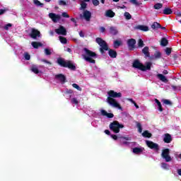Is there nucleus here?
I'll return each mask as SVG.
<instances>
[{"label":"nucleus","mask_w":181,"mask_h":181,"mask_svg":"<svg viewBox=\"0 0 181 181\" xmlns=\"http://www.w3.org/2000/svg\"><path fill=\"white\" fill-rule=\"evenodd\" d=\"M59 5H60L61 6H66L67 5V4L64 1L60 0L59 1Z\"/></svg>","instance_id":"obj_46"},{"label":"nucleus","mask_w":181,"mask_h":181,"mask_svg":"<svg viewBox=\"0 0 181 181\" xmlns=\"http://www.w3.org/2000/svg\"><path fill=\"white\" fill-rule=\"evenodd\" d=\"M72 86L74 87V88H76V90H78V91H81V88L76 83H74L72 85Z\"/></svg>","instance_id":"obj_42"},{"label":"nucleus","mask_w":181,"mask_h":181,"mask_svg":"<svg viewBox=\"0 0 181 181\" xmlns=\"http://www.w3.org/2000/svg\"><path fill=\"white\" fill-rule=\"evenodd\" d=\"M161 54L159 52H157L154 54V58L160 59Z\"/></svg>","instance_id":"obj_45"},{"label":"nucleus","mask_w":181,"mask_h":181,"mask_svg":"<svg viewBox=\"0 0 181 181\" xmlns=\"http://www.w3.org/2000/svg\"><path fill=\"white\" fill-rule=\"evenodd\" d=\"M161 168H162V169H165V170H169V169L170 168V165H169L166 163H161Z\"/></svg>","instance_id":"obj_29"},{"label":"nucleus","mask_w":181,"mask_h":181,"mask_svg":"<svg viewBox=\"0 0 181 181\" xmlns=\"http://www.w3.org/2000/svg\"><path fill=\"white\" fill-rule=\"evenodd\" d=\"M172 9L166 8L163 10L164 15H170L172 13Z\"/></svg>","instance_id":"obj_34"},{"label":"nucleus","mask_w":181,"mask_h":181,"mask_svg":"<svg viewBox=\"0 0 181 181\" xmlns=\"http://www.w3.org/2000/svg\"><path fill=\"white\" fill-rule=\"evenodd\" d=\"M124 16H125L126 19H128V20L131 19V18H132L131 14L128 12L124 13Z\"/></svg>","instance_id":"obj_47"},{"label":"nucleus","mask_w":181,"mask_h":181,"mask_svg":"<svg viewBox=\"0 0 181 181\" xmlns=\"http://www.w3.org/2000/svg\"><path fill=\"white\" fill-rule=\"evenodd\" d=\"M40 32H39L37 30L33 29L30 36L31 37H33V39H36V37L40 36Z\"/></svg>","instance_id":"obj_17"},{"label":"nucleus","mask_w":181,"mask_h":181,"mask_svg":"<svg viewBox=\"0 0 181 181\" xmlns=\"http://www.w3.org/2000/svg\"><path fill=\"white\" fill-rule=\"evenodd\" d=\"M163 141L165 144H170L172 142V136L169 134L164 135Z\"/></svg>","instance_id":"obj_15"},{"label":"nucleus","mask_w":181,"mask_h":181,"mask_svg":"<svg viewBox=\"0 0 181 181\" xmlns=\"http://www.w3.org/2000/svg\"><path fill=\"white\" fill-rule=\"evenodd\" d=\"M110 33L115 36V35H118V29L117 27H110Z\"/></svg>","instance_id":"obj_22"},{"label":"nucleus","mask_w":181,"mask_h":181,"mask_svg":"<svg viewBox=\"0 0 181 181\" xmlns=\"http://www.w3.org/2000/svg\"><path fill=\"white\" fill-rule=\"evenodd\" d=\"M138 45H139V47H144V41L142 40L139 39Z\"/></svg>","instance_id":"obj_50"},{"label":"nucleus","mask_w":181,"mask_h":181,"mask_svg":"<svg viewBox=\"0 0 181 181\" xmlns=\"http://www.w3.org/2000/svg\"><path fill=\"white\" fill-rule=\"evenodd\" d=\"M135 43H136V41L132 38L127 41L129 47H134Z\"/></svg>","instance_id":"obj_23"},{"label":"nucleus","mask_w":181,"mask_h":181,"mask_svg":"<svg viewBox=\"0 0 181 181\" xmlns=\"http://www.w3.org/2000/svg\"><path fill=\"white\" fill-rule=\"evenodd\" d=\"M71 22H74V23H76V19H74V18H71Z\"/></svg>","instance_id":"obj_64"},{"label":"nucleus","mask_w":181,"mask_h":181,"mask_svg":"<svg viewBox=\"0 0 181 181\" xmlns=\"http://www.w3.org/2000/svg\"><path fill=\"white\" fill-rule=\"evenodd\" d=\"M9 28H12V24L8 23L4 26L5 30H9Z\"/></svg>","instance_id":"obj_49"},{"label":"nucleus","mask_w":181,"mask_h":181,"mask_svg":"<svg viewBox=\"0 0 181 181\" xmlns=\"http://www.w3.org/2000/svg\"><path fill=\"white\" fill-rule=\"evenodd\" d=\"M108 97L107 98H121L122 94L121 93H117L112 90L107 92Z\"/></svg>","instance_id":"obj_9"},{"label":"nucleus","mask_w":181,"mask_h":181,"mask_svg":"<svg viewBox=\"0 0 181 181\" xmlns=\"http://www.w3.org/2000/svg\"><path fill=\"white\" fill-rule=\"evenodd\" d=\"M100 114H101L103 117H107V118H114V114H112V113H108V112H107V111H105V110H100Z\"/></svg>","instance_id":"obj_14"},{"label":"nucleus","mask_w":181,"mask_h":181,"mask_svg":"<svg viewBox=\"0 0 181 181\" xmlns=\"http://www.w3.org/2000/svg\"><path fill=\"white\" fill-rule=\"evenodd\" d=\"M41 62H43V63H47V64H52V63L46 59H41Z\"/></svg>","instance_id":"obj_54"},{"label":"nucleus","mask_w":181,"mask_h":181,"mask_svg":"<svg viewBox=\"0 0 181 181\" xmlns=\"http://www.w3.org/2000/svg\"><path fill=\"white\" fill-rule=\"evenodd\" d=\"M105 16L107 18H114V16H115V13H114L112 10H107L105 12Z\"/></svg>","instance_id":"obj_20"},{"label":"nucleus","mask_w":181,"mask_h":181,"mask_svg":"<svg viewBox=\"0 0 181 181\" xmlns=\"http://www.w3.org/2000/svg\"><path fill=\"white\" fill-rule=\"evenodd\" d=\"M142 52H143L144 54H145V56H146L147 57H149V47H145L142 49Z\"/></svg>","instance_id":"obj_28"},{"label":"nucleus","mask_w":181,"mask_h":181,"mask_svg":"<svg viewBox=\"0 0 181 181\" xmlns=\"http://www.w3.org/2000/svg\"><path fill=\"white\" fill-rule=\"evenodd\" d=\"M100 30L102 33H104L105 32V28L104 27H100Z\"/></svg>","instance_id":"obj_55"},{"label":"nucleus","mask_w":181,"mask_h":181,"mask_svg":"<svg viewBox=\"0 0 181 181\" xmlns=\"http://www.w3.org/2000/svg\"><path fill=\"white\" fill-rule=\"evenodd\" d=\"M119 9H125L127 8V6H125L124 5L122 6H118L117 7Z\"/></svg>","instance_id":"obj_57"},{"label":"nucleus","mask_w":181,"mask_h":181,"mask_svg":"<svg viewBox=\"0 0 181 181\" xmlns=\"http://www.w3.org/2000/svg\"><path fill=\"white\" fill-rule=\"evenodd\" d=\"M128 101H130V103H132V104H135V101L132 99H128Z\"/></svg>","instance_id":"obj_60"},{"label":"nucleus","mask_w":181,"mask_h":181,"mask_svg":"<svg viewBox=\"0 0 181 181\" xmlns=\"http://www.w3.org/2000/svg\"><path fill=\"white\" fill-rule=\"evenodd\" d=\"M135 29H137L139 30H142L143 32H148V30H149V27L146 25H139L136 26Z\"/></svg>","instance_id":"obj_16"},{"label":"nucleus","mask_w":181,"mask_h":181,"mask_svg":"<svg viewBox=\"0 0 181 181\" xmlns=\"http://www.w3.org/2000/svg\"><path fill=\"white\" fill-rule=\"evenodd\" d=\"M49 18H50V19H52V22H54V23H57L59 22V21H60L62 17L59 14H56L54 13H49Z\"/></svg>","instance_id":"obj_10"},{"label":"nucleus","mask_w":181,"mask_h":181,"mask_svg":"<svg viewBox=\"0 0 181 181\" xmlns=\"http://www.w3.org/2000/svg\"><path fill=\"white\" fill-rule=\"evenodd\" d=\"M35 5L37 6H43V4L40 3L39 0H33Z\"/></svg>","instance_id":"obj_39"},{"label":"nucleus","mask_w":181,"mask_h":181,"mask_svg":"<svg viewBox=\"0 0 181 181\" xmlns=\"http://www.w3.org/2000/svg\"><path fill=\"white\" fill-rule=\"evenodd\" d=\"M134 69H138L139 70H141V71H146V70H151V66H152V62H146L145 65H144L139 60L136 59L133 62Z\"/></svg>","instance_id":"obj_2"},{"label":"nucleus","mask_w":181,"mask_h":181,"mask_svg":"<svg viewBox=\"0 0 181 181\" xmlns=\"http://www.w3.org/2000/svg\"><path fill=\"white\" fill-rule=\"evenodd\" d=\"M163 6V4L160 3H157L154 5V9H161Z\"/></svg>","instance_id":"obj_37"},{"label":"nucleus","mask_w":181,"mask_h":181,"mask_svg":"<svg viewBox=\"0 0 181 181\" xmlns=\"http://www.w3.org/2000/svg\"><path fill=\"white\" fill-rule=\"evenodd\" d=\"M96 42L99 46H100V50L102 54L104 53V50H108V45H107V42L100 37L96 38Z\"/></svg>","instance_id":"obj_6"},{"label":"nucleus","mask_w":181,"mask_h":181,"mask_svg":"<svg viewBox=\"0 0 181 181\" xmlns=\"http://www.w3.org/2000/svg\"><path fill=\"white\" fill-rule=\"evenodd\" d=\"M162 103H163V104H165V105H172V102H170V100L168 99H163Z\"/></svg>","instance_id":"obj_36"},{"label":"nucleus","mask_w":181,"mask_h":181,"mask_svg":"<svg viewBox=\"0 0 181 181\" xmlns=\"http://www.w3.org/2000/svg\"><path fill=\"white\" fill-rule=\"evenodd\" d=\"M124 128V125L119 124L117 121H115L110 124V129L113 131L115 134H118L119 132V129Z\"/></svg>","instance_id":"obj_4"},{"label":"nucleus","mask_w":181,"mask_h":181,"mask_svg":"<svg viewBox=\"0 0 181 181\" xmlns=\"http://www.w3.org/2000/svg\"><path fill=\"white\" fill-rule=\"evenodd\" d=\"M42 69H45V66L37 65H33L31 66V71H33V73H35V74H39L42 73Z\"/></svg>","instance_id":"obj_13"},{"label":"nucleus","mask_w":181,"mask_h":181,"mask_svg":"<svg viewBox=\"0 0 181 181\" xmlns=\"http://www.w3.org/2000/svg\"><path fill=\"white\" fill-rule=\"evenodd\" d=\"M161 157L165 160V162H172L170 151L168 148H165L162 151Z\"/></svg>","instance_id":"obj_7"},{"label":"nucleus","mask_w":181,"mask_h":181,"mask_svg":"<svg viewBox=\"0 0 181 181\" xmlns=\"http://www.w3.org/2000/svg\"><path fill=\"white\" fill-rule=\"evenodd\" d=\"M86 2V1H81V8H80L81 11H83V9H86V8H87V3Z\"/></svg>","instance_id":"obj_33"},{"label":"nucleus","mask_w":181,"mask_h":181,"mask_svg":"<svg viewBox=\"0 0 181 181\" xmlns=\"http://www.w3.org/2000/svg\"><path fill=\"white\" fill-rule=\"evenodd\" d=\"M59 41L61 42V43H62V45H66L67 43V39H66V37H62V36H59Z\"/></svg>","instance_id":"obj_35"},{"label":"nucleus","mask_w":181,"mask_h":181,"mask_svg":"<svg viewBox=\"0 0 181 181\" xmlns=\"http://www.w3.org/2000/svg\"><path fill=\"white\" fill-rule=\"evenodd\" d=\"M92 4L94 6H98L100 5V1L98 0H92Z\"/></svg>","instance_id":"obj_41"},{"label":"nucleus","mask_w":181,"mask_h":181,"mask_svg":"<svg viewBox=\"0 0 181 181\" xmlns=\"http://www.w3.org/2000/svg\"><path fill=\"white\" fill-rule=\"evenodd\" d=\"M110 136H111V138H112V139H114L115 141H117V139H118V137H117V135H115V134H111Z\"/></svg>","instance_id":"obj_53"},{"label":"nucleus","mask_w":181,"mask_h":181,"mask_svg":"<svg viewBox=\"0 0 181 181\" xmlns=\"http://www.w3.org/2000/svg\"><path fill=\"white\" fill-rule=\"evenodd\" d=\"M105 133L107 135H110V132H109V130H105Z\"/></svg>","instance_id":"obj_63"},{"label":"nucleus","mask_w":181,"mask_h":181,"mask_svg":"<svg viewBox=\"0 0 181 181\" xmlns=\"http://www.w3.org/2000/svg\"><path fill=\"white\" fill-rule=\"evenodd\" d=\"M165 53H166V54H168V56H169V54H170L172 53V49H170V48H166Z\"/></svg>","instance_id":"obj_51"},{"label":"nucleus","mask_w":181,"mask_h":181,"mask_svg":"<svg viewBox=\"0 0 181 181\" xmlns=\"http://www.w3.org/2000/svg\"><path fill=\"white\" fill-rule=\"evenodd\" d=\"M79 35L81 36V37H84V33H83V31H81L79 33Z\"/></svg>","instance_id":"obj_58"},{"label":"nucleus","mask_w":181,"mask_h":181,"mask_svg":"<svg viewBox=\"0 0 181 181\" xmlns=\"http://www.w3.org/2000/svg\"><path fill=\"white\" fill-rule=\"evenodd\" d=\"M160 45L161 46H168V40L166 38H162Z\"/></svg>","instance_id":"obj_38"},{"label":"nucleus","mask_w":181,"mask_h":181,"mask_svg":"<svg viewBox=\"0 0 181 181\" xmlns=\"http://www.w3.org/2000/svg\"><path fill=\"white\" fill-rule=\"evenodd\" d=\"M81 19H84L86 22H90L91 20V13L88 10L83 11V13L80 15Z\"/></svg>","instance_id":"obj_8"},{"label":"nucleus","mask_w":181,"mask_h":181,"mask_svg":"<svg viewBox=\"0 0 181 181\" xmlns=\"http://www.w3.org/2000/svg\"><path fill=\"white\" fill-rule=\"evenodd\" d=\"M71 104H75V105H77V104H78V100H77V98H73L72 99H71Z\"/></svg>","instance_id":"obj_40"},{"label":"nucleus","mask_w":181,"mask_h":181,"mask_svg":"<svg viewBox=\"0 0 181 181\" xmlns=\"http://www.w3.org/2000/svg\"><path fill=\"white\" fill-rule=\"evenodd\" d=\"M130 4H132V5H135L136 6H139L142 4V3H139L138 0H129Z\"/></svg>","instance_id":"obj_32"},{"label":"nucleus","mask_w":181,"mask_h":181,"mask_svg":"<svg viewBox=\"0 0 181 181\" xmlns=\"http://www.w3.org/2000/svg\"><path fill=\"white\" fill-rule=\"evenodd\" d=\"M151 28L152 29H159L160 28H162V25H160V24H159L158 23L155 22L151 25Z\"/></svg>","instance_id":"obj_31"},{"label":"nucleus","mask_w":181,"mask_h":181,"mask_svg":"<svg viewBox=\"0 0 181 181\" xmlns=\"http://www.w3.org/2000/svg\"><path fill=\"white\" fill-rule=\"evenodd\" d=\"M122 43V41L121 40H115L113 43L115 49H118L119 46H121Z\"/></svg>","instance_id":"obj_27"},{"label":"nucleus","mask_w":181,"mask_h":181,"mask_svg":"<svg viewBox=\"0 0 181 181\" xmlns=\"http://www.w3.org/2000/svg\"><path fill=\"white\" fill-rule=\"evenodd\" d=\"M155 103L158 105V111H160V112H162V111H163V108L162 107V103H160L159 100H158V99H155Z\"/></svg>","instance_id":"obj_25"},{"label":"nucleus","mask_w":181,"mask_h":181,"mask_svg":"<svg viewBox=\"0 0 181 181\" xmlns=\"http://www.w3.org/2000/svg\"><path fill=\"white\" fill-rule=\"evenodd\" d=\"M6 9H0V15H4V13L6 12Z\"/></svg>","instance_id":"obj_56"},{"label":"nucleus","mask_w":181,"mask_h":181,"mask_svg":"<svg viewBox=\"0 0 181 181\" xmlns=\"http://www.w3.org/2000/svg\"><path fill=\"white\" fill-rule=\"evenodd\" d=\"M83 52H85V54H83L84 60L94 64L95 63L94 59H97V54L87 48H83Z\"/></svg>","instance_id":"obj_1"},{"label":"nucleus","mask_w":181,"mask_h":181,"mask_svg":"<svg viewBox=\"0 0 181 181\" xmlns=\"http://www.w3.org/2000/svg\"><path fill=\"white\" fill-rule=\"evenodd\" d=\"M24 58L25 59V60H30V55L28 52H25Z\"/></svg>","instance_id":"obj_43"},{"label":"nucleus","mask_w":181,"mask_h":181,"mask_svg":"<svg viewBox=\"0 0 181 181\" xmlns=\"http://www.w3.org/2000/svg\"><path fill=\"white\" fill-rule=\"evenodd\" d=\"M45 53L47 56H50V54H52V52H50V49H49V48L45 49Z\"/></svg>","instance_id":"obj_44"},{"label":"nucleus","mask_w":181,"mask_h":181,"mask_svg":"<svg viewBox=\"0 0 181 181\" xmlns=\"http://www.w3.org/2000/svg\"><path fill=\"white\" fill-rule=\"evenodd\" d=\"M55 78L61 81V83H66V76L63 74H58L55 76Z\"/></svg>","instance_id":"obj_18"},{"label":"nucleus","mask_w":181,"mask_h":181,"mask_svg":"<svg viewBox=\"0 0 181 181\" xmlns=\"http://www.w3.org/2000/svg\"><path fill=\"white\" fill-rule=\"evenodd\" d=\"M146 144L150 149H155L156 151H159V145L156 143H153L151 141H146Z\"/></svg>","instance_id":"obj_12"},{"label":"nucleus","mask_w":181,"mask_h":181,"mask_svg":"<svg viewBox=\"0 0 181 181\" xmlns=\"http://www.w3.org/2000/svg\"><path fill=\"white\" fill-rule=\"evenodd\" d=\"M108 53L109 56L112 59H115V57H117V52L115 50L110 49Z\"/></svg>","instance_id":"obj_24"},{"label":"nucleus","mask_w":181,"mask_h":181,"mask_svg":"<svg viewBox=\"0 0 181 181\" xmlns=\"http://www.w3.org/2000/svg\"><path fill=\"white\" fill-rule=\"evenodd\" d=\"M31 45L33 47H34V49H38L39 47H41V46H42V43L37 42H33Z\"/></svg>","instance_id":"obj_26"},{"label":"nucleus","mask_w":181,"mask_h":181,"mask_svg":"<svg viewBox=\"0 0 181 181\" xmlns=\"http://www.w3.org/2000/svg\"><path fill=\"white\" fill-rule=\"evenodd\" d=\"M132 151H133V153H136V155H138V154L142 153V152H144V148L136 147V148H133Z\"/></svg>","instance_id":"obj_19"},{"label":"nucleus","mask_w":181,"mask_h":181,"mask_svg":"<svg viewBox=\"0 0 181 181\" xmlns=\"http://www.w3.org/2000/svg\"><path fill=\"white\" fill-rule=\"evenodd\" d=\"M66 52H68L69 53H71V49L66 48Z\"/></svg>","instance_id":"obj_62"},{"label":"nucleus","mask_w":181,"mask_h":181,"mask_svg":"<svg viewBox=\"0 0 181 181\" xmlns=\"http://www.w3.org/2000/svg\"><path fill=\"white\" fill-rule=\"evenodd\" d=\"M55 33L57 35H62V36H66L67 35V30L63 25H60L59 28L55 29Z\"/></svg>","instance_id":"obj_11"},{"label":"nucleus","mask_w":181,"mask_h":181,"mask_svg":"<svg viewBox=\"0 0 181 181\" xmlns=\"http://www.w3.org/2000/svg\"><path fill=\"white\" fill-rule=\"evenodd\" d=\"M57 63L58 64H59V66H62V67H68L71 70H76V66H74L73 63H71V62L65 61L63 59H59L57 60Z\"/></svg>","instance_id":"obj_3"},{"label":"nucleus","mask_w":181,"mask_h":181,"mask_svg":"<svg viewBox=\"0 0 181 181\" xmlns=\"http://www.w3.org/2000/svg\"><path fill=\"white\" fill-rule=\"evenodd\" d=\"M157 77L159 78V80H160V81H163V83H168V78H166V76H165L163 74H158Z\"/></svg>","instance_id":"obj_21"},{"label":"nucleus","mask_w":181,"mask_h":181,"mask_svg":"<svg viewBox=\"0 0 181 181\" xmlns=\"http://www.w3.org/2000/svg\"><path fill=\"white\" fill-rule=\"evenodd\" d=\"M177 173L180 176H181V169L177 170Z\"/></svg>","instance_id":"obj_61"},{"label":"nucleus","mask_w":181,"mask_h":181,"mask_svg":"<svg viewBox=\"0 0 181 181\" xmlns=\"http://www.w3.org/2000/svg\"><path fill=\"white\" fill-rule=\"evenodd\" d=\"M123 139H125L126 141H131L130 137H123Z\"/></svg>","instance_id":"obj_59"},{"label":"nucleus","mask_w":181,"mask_h":181,"mask_svg":"<svg viewBox=\"0 0 181 181\" xmlns=\"http://www.w3.org/2000/svg\"><path fill=\"white\" fill-rule=\"evenodd\" d=\"M142 136L144 137V138H151L152 136V134L149 133V132L148 131H144L143 133H142Z\"/></svg>","instance_id":"obj_30"},{"label":"nucleus","mask_w":181,"mask_h":181,"mask_svg":"<svg viewBox=\"0 0 181 181\" xmlns=\"http://www.w3.org/2000/svg\"><path fill=\"white\" fill-rule=\"evenodd\" d=\"M138 132L141 134L142 132V126L140 123L137 124Z\"/></svg>","instance_id":"obj_48"},{"label":"nucleus","mask_w":181,"mask_h":181,"mask_svg":"<svg viewBox=\"0 0 181 181\" xmlns=\"http://www.w3.org/2000/svg\"><path fill=\"white\" fill-rule=\"evenodd\" d=\"M107 103L110 105V107H113V108H118V110H122L121 105L119 103L115 100V98H107Z\"/></svg>","instance_id":"obj_5"},{"label":"nucleus","mask_w":181,"mask_h":181,"mask_svg":"<svg viewBox=\"0 0 181 181\" xmlns=\"http://www.w3.org/2000/svg\"><path fill=\"white\" fill-rule=\"evenodd\" d=\"M62 16L63 18H70V16H69V14L66 12L62 13Z\"/></svg>","instance_id":"obj_52"}]
</instances>
